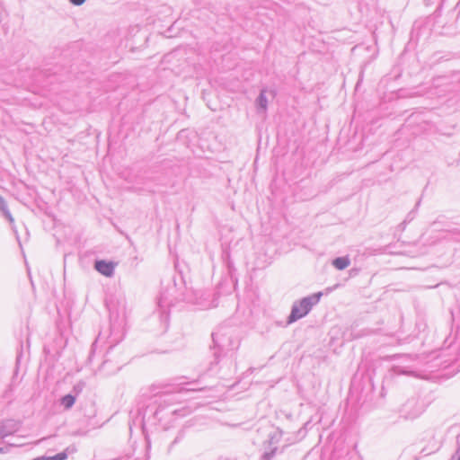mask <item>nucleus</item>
<instances>
[{
	"label": "nucleus",
	"mask_w": 460,
	"mask_h": 460,
	"mask_svg": "<svg viewBox=\"0 0 460 460\" xmlns=\"http://www.w3.org/2000/svg\"><path fill=\"white\" fill-rule=\"evenodd\" d=\"M321 296L322 293L318 292L294 303L288 323H294L305 316L312 307L320 301Z\"/></svg>",
	"instance_id": "f257e3e1"
},
{
	"label": "nucleus",
	"mask_w": 460,
	"mask_h": 460,
	"mask_svg": "<svg viewBox=\"0 0 460 460\" xmlns=\"http://www.w3.org/2000/svg\"><path fill=\"white\" fill-rule=\"evenodd\" d=\"M423 411V407L415 400L407 402L402 407V412L406 418L414 419Z\"/></svg>",
	"instance_id": "f03ea898"
},
{
	"label": "nucleus",
	"mask_w": 460,
	"mask_h": 460,
	"mask_svg": "<svg viewBox=\"0 0 460 460\" xmlns=\"http://www.w3.org/2000/svg\"><path fill=\"white\" fill-rule=\"evenodd\" d=\"M76 452V447L75 446L67 447L64 451L57 454L53 456H39L32 460H66L69 455H72Z\"/></svg>",
	"instance_id": "7ed1b4c3"
},
{
	"label": "nucleus",
	"mask_w": 460,
	"mask_h": 460,
	"mask_svg": "<svg viewBox=\"0 0 460 460\" xmlns=\"http://www.w3.org/2000/svg\"><path fill=\"white\" fill-rule=\"evenodd\" d=\"M95 269L101 274L111 277L114 272V265L111 262H107L105 261H97L95 262Z\"/></svg>",
	"instance_id": "20e7f679"
},
{
	"label": "nucleus",
	"mask_w": 460,
	"mask_h": 460,
	"mask_svg": "<svg viewBox=\"0 0 460 460\" xmlns=\"http://www.w3.org/2000/svg\"><path fill=\"white\" fill-rule=\"evenodd\" d=\"M258 113L265 114L268 108V99L266 91L262 90L255 102Z\"/></svg>",
	"instance_id": "39448f33"
},
{
	"label": "nucleus",
	"mask_w": 460,
	"mask_h": 460,
	"mask_svg": "<svg viewBox=\"0 0 460 460\" xmlns=\"http://www.w3.org/2000/svg\"><path fill=\"white\" fill-rule=\"evenodd\" d=\"M16 430L15 425L10 421L0 422V438H4Z\"/></svg>",
	"instance_id": "423d86ee"
},
{
	"label": "nucleus",
	"mask_w": 460,
	"mask_h": 460,
	"mask_svg": "<svg viewBox=\"0 0 460 460\" xmlns=\"http://www.w3.org/2000/svg\"><path fill=\"white\" fill-rule=\"evenodd\" d=\"M393 371L396 375H408L417 376L415 371L410 366H394Z\"/></svg>",
	"instance_id": "0eeeda50"
},
{
	"label": "nucleus",
	"mask_w": 460,
	"mask_h": 460,
	"mask_svg": "<svg viewBox=\"0 0 460 460\" xmlns=\"http://www.w3.org/2000/svg\"><path fill=\"white\" fill-rule=\"evenodd\" d=\"M332 265L340 270L348 268L350 265V260L349 257H338L332 261Z\"/></svg>",
	"instance_id": "6e6552de"
},
{
	"label": "nucleus",
	"mask_w": 460,
	"mask_h": 460,
	"mask_svg": "<svg viewBox=\"0 0 460 460\" xmlns=\"http://www.w3.org/2000/svg\"><path fill=\"white\" fill-rule=\"evenodd\" d=\"M0 211L3 213V215L5 217V218L9 221V223L11 225H13L14 219L12 217V215L8 209L5 200L1 196H0Z\"/></svg>",
	"instance_id": "1a4fd4ad"
},
{
	"label": "nucleus",
	"mask_w": 460,
	"mask_h": 460,
	"mask_svg": "<svg viewBox=\"0 0 460 460\" xmlns=\"http://www.w3.org/2000/svg\"><path fill=\"white\" fill-rule=\"evenodd\" d=\"M0 211L3 213V215L5 217V218L9 221V223L11 225H13L14 219L12 217V215L8 209L5 200L1 196H0Z\"/></svg>",
	"instance_id": "9d476101"
},
{
	"label": "nucleus",
	"mask_w": 460,
	"mask_h": 460,
	"mask_svg": "<svg viewBox=\"0 0 460 460\" xmlns=\"http://www.w3.org/2000/svg\"><path fill=\"white\" fill-rule=\"evenodd\" d=\"M75 402V397L71 394H66L61 398V404L65 409H70Z\"/></svg>",
	"instance_id": "9b49d317"
},
{
	"label": "nucleus",
	"mask_w": 460,
	"mask_h": 460,
	"mask_svg": "<svg viewBox=\"0 0 460 460\" xmlns=\"http://www.w3.org/2000/svg\"><path fill=\"white\" fill-rule=\"evenodd\" d=\"M275 450H276V448H275V449H273V450H271V451H270V452H269V453H268V452L264 453V454H263V456H262V457H263V459H264V460H270V459H271V457L273 456V455L275 454Z\"/></svg>",
	"instance_id": "f8f14e48"
},
{
	"label": "nucleus",
	"mask_w": 460,
	"mask_h": 460,
	"mask_svg": "<svg viewBox=\"0 0 460 460\" xmlns=\"http://www.w3.org/2000/svg\"><path fill=\"white\" fill-rule=\"evenodd\" d=\"M85 0H70V2L75 5H81L84 3Z\"/></svg>",
	"instance_id": "ddd939ff"
},
{
	"label": "nucleus",
	"mask_w": 460,
	"mask_h": 460,
	"mask_svg": "<svg viewBox=\"0 0 460 460\" xmlns=\"http://www.w3.org/2000/svg\"><path fill=\"white\" fill-rule=\"evenodd\" d=\"M452 459H456V460H460V447L457 448V450L456 451V454L455 456L452 457Z\"/></svg>",
	"instance_id": "4468645a"
},
{
	"label": "nucleus",
	"mask_w": 460,
	"mask_h": 460,
	"mask_svg": "<svg viewBox=\"0 0 460 460\" xmlns=\"http://www.w3.org/2000/svg\"><path fill=\"white\" fill-rule=\"evenodd\" d=\"M6 452V448L4 447H0V453H5Z\"/></svg>",
	"instance_id": "2eb2a0df"
}]
</instances>
